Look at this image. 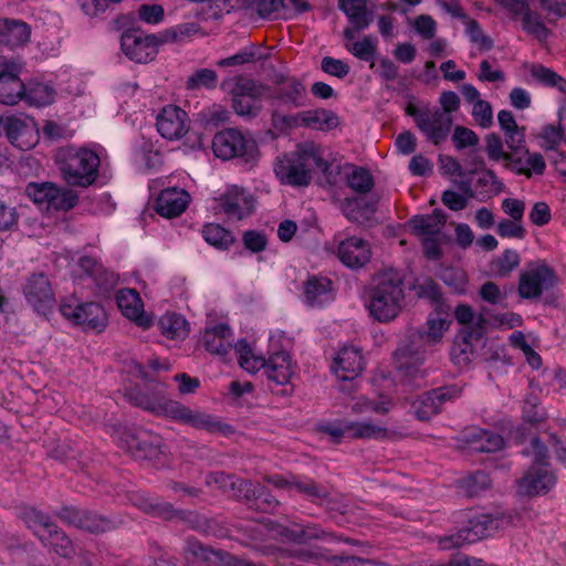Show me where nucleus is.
Segmentation results:
<instances>
[{"mask_svg":"<svg viewBox=\"0 0 566 566\" xmlns=\"http://www.w3.org/2000/svg\"><path fill=\"white\" fill-rule=\"evenodd\" d=\"M546 168L545 160L541 154L530 153L525 150L524 156H514V159L510 164V169L517 175H525L531 177L532 175H543Z\"/></svg>","mask_w":566,"mask_h":566,"instance_id":"nucleus-40","label":"nucleus"},{"mask_svg":"<svg viewBox=\"0 0 566 566\" xmlns=\"http://www.w3.org/2000/svg\"><path fill=\"white\" fill-rule=\"evenodd\" d=\"M265 374L276 385H286L295 375V364L287 352L269 356L265 360Z\"/></svg>","mask_w":566,"mask_h":566,"instance_id":"nucleus-33","label":"nucleus"},{"mask_svg":"<svg viewBox=\"0 0 566 566\" xmlns=\"http://www.w3.org/2000/svg\"><path fill=\"white\" fill-rule=\"evenodd\" d=\"M25 523L45 546H50L56 554L70 558L73 552L71 541L50 522L45 514L30 510L25 514Z\"/></svg>","mask_w":566,"mask_h":566,"instance_id":"nucleus-9","label":"nucleus"},{"mask_svg":"<svg viewBox=\"0 0 566 566\" xmlns=\"http://www.w3.org/2000/svg\"><path fill=\"white\" fill-rule=\"evenodd\" d=\"M499 525V520L489 514L476 515L470 520L468 527L460 530L457 534L442 537L439 541V546L441 549L448 551L478 542L491 536Z\"/></svg>","mask_w":566,"mask_h":566,"instance_id":"nucleus-11","label":"nucleus"},{"mask_svg":"<svg viewBox=\"0 0 566 566\" xmlns=\"http://www.w3.org/2000/svg\"><path fill=\"white\" fill-rule=\"evenodd\" d=\"M22 63L17 60L0 61V103L15 105L23 99L24 83L19 77Z\"/></svg>","mask_w":566,"mask_h":566,"instance_id":"nucleus-19","label":"nucleus"},{"mask_svg":"<svg viewBox=\"0 0 566 566\" xmlns=\"http://www.w3.org/2000/svg\"><path fill=\"white\" fill-rule=\"evenodd\" d=\"M554 280V272L545 262L533 263L521 274L518 293L524 298L537 297L553 285Z\"/></svg>","mask_w":566,"mask_h":566,"instance_id":"nucleus-20","label":"nucleus"},{"mask_svg":"<svg viewBox=\"0 0 566 566\" xmlns=\"http://www.w3.org/2000/svg\"><path fill=\"white\" fill-rule=\"evenodd\" d=\"M138 403L155 415L165 416L174 420L191 424L196 428H205L211 424L210 416L199 411H192L178 401L159 398L155 401Z\"/></svg>","mask_w":566,"mask_h":566,"instance_id":"nucleus-15","label":"nucleus"},{"mask_svg":"<svg viewBox=\"0 0 566 566\" xmlns=\"http://www.w3.org/2000/svg\"><path fill=\"white\" fill-rule=\"evenodd\" d=\"M25 192L28 197L42 210H69L76 203V196L72 190L60 188L52 182H31Z\"/></svg>","mask_w":566,"mask_h":566,"instance_id":"nucleus-10","label":"nucleus"},{"mask_svg":"<svg viewBox=\"0 0 566 566\" xmlns=\"http://www.w3.org/2000/svg\"><path fill=\"white\" fill-rule=\"evenodd\" d=\"M476 182L488 195H497L503 190V184L491 170H482Z\"/></svg>","mask_w":566,"mask_h":566,"instance_id":"nucleus-57","label":"nucleus"},{"mask_svg":"<svg viewBox=\"0 0 566 566\" xmlns=\"http://www.w3.org/2000/svg\"><path fill=\"white\" fill-rule=\"evenodd\" d=\"M496 232L502 238L523 239L526 230L522 221L515 219L501 220L496 226Z\"/></svg>","mask_w":566,"mask_h":566,"instance_id":"nucleus-55","label":"nucleus"},{"mask_svg":"<svg viewBox=\"0 0 566 566\" xmlns=\"http://www.w3.org/2000/svg\"><path fill=\"white\" fill-rule=\"evenodd\" d=\"M314 168L326 169V163L313 145L297 147L294 151L284 154L274 163L275 177L283 185L293 187L307 186Z\"/></svg>","mask_w":566,"mask_h":566,"instance_id":"nucleus-3","label":"nucleus"},{"mask_svg":"<svg viewBox=\"0 0 566 566\" xmlns=\"http://www.w3.org/2000/svg\"><path fill=\"white\" fill-rule=\"evenodd\" d=\"M157 130L166 139H179L189 129L188 116L181 108L167 105L157 115Z\"/></svg>","mask_w":566,"mask_h":566,"instance_id":"nucleus-23","label":"nucleus"},{"mask_svg":"<svg viewBox=\"0 0 566 566\" xmlns=\"http://www.w3.org/2000/svg\"><path fill=\"white\" fill-rule=\"evenodd\" d=\"M272 122L274 127L280 130L298 127L331 130L339 125L338 116L334 112L324 108L303 111L292 115H283L279 112H274Z\"/></svg>","mask_w":566,"mask_h":566,"instance_id":"nucleus-8","label":"nucleus"},{"mask_svg":"<svg viewBox=\"0 0 566 566\" xmlns=\"http://www.w3.org/2000/svg\"><path fill=\"white\" fill-rule=\"evenodd\" d=\"M405 304L402 273L395 269L379 272L366 294L365 308L368 315L379 323H390L402 313Z\"/></svg>","mask_w":566,"mask_h":566,"instance_id":"nucleus-1","label":"nucleus"},{"mask_svg":"<svg viewBox=\"0 0 566 566\" xmlns=\"http://www.w3.org/2000/svg\"><path fill=\"white\" fill-rule=\"evenodd\" d=\"M254 388L249 381L234 380L230 384L224 398L231 405L243 406L250 403Z\"/></svg>","mask_w":566,"mask_h":566,"instance_id":"nucleus-44","label":"nucleus"},{"mask_svg":"<svg viewBox=\"0 0 566 566\" xmlns=\"http://www.w3.org/2000/svg\"><path fill=\"white\" fill-rule=\"evenodd\" d=\"M164 15V8L159 4H143L138 9V18L147 24L160 23Z\"/></svg>","mask_w":566,"mask_h":566,"instance_id":"nucleus-63","label":"nucleus"},{"mask_svg":"<svg viewBox=\"0 0 566 566\" xmlns=\"http://www.w3.org/2000/svg\"><path fill=\"white\" fill-rule=\"evenodd\" d=\"M342 209L345 216L353 221L367 219L373 211V207L365 203L363 198L346 199Z\"/></svg>","mask_w":566,"mask_h":566,"instance_id":"nucleus-50","label":"nucleus"},{"mask_svg":"<svg viewBox=\"0 0 566 566\" xmlns=\"http://www.w3.org/2000/svg\"><path fill=\"white\" fill-rule=\"evenodd\" d=\"M454 316L460 324L468 327H474V329L468 335V338H479L481 336L483 319L480 315L475 314L469 305H459L455 308Z\"/></svg>","mask_w":566,"mask_h":566,"instance_id":"nucleus-46","label":"nucleus"},{"mask_svg":"<svg viewBox=\"0 0 566 566\" xmlns=\"http://www.w3.org/2000/svg\"><path fill=\"white\" fill-rule=\"evenodd\" d=\"M202 342L208 352L226 360L230 357L232 352V331L227 324L207 327L202 336Z\"/></svg>","mask_w":566,"mask_h":566,"instance_id":"nucleus-28","label":"nucleus"},{"mask_svg":"<svg viewBox=\"0 0 566 566\" xmlns=\"http://www.w3.org/2000/svg\"><path fill=\"white\" fill-rule=\"evenodd\" d=\"M338 7L356 30H364L370 24L366 0H339Z\"/></svg>","mask_w":566,"mask_h":566,"instance_id":"nucleus-38","label":"nucleus"},{"mask_svg":"<svg viewBox=\"0 0 566 566\" xmlns=\"http://www.w3.org/2000/svg\"><path fill=\"white\" fill-rule=\"evenodd\" d=\"M334 298L332 281L324 276H310L303 285L302 300L312 307L323 306Z\"/></svg>","mask_w":566,"mask_h":566,"instance_id":"nucleus-31","label":"nucleus"},{"mask_svg":"<svg viewBox=\"0 0 566 566\" xmlns=\"http://www.w3.org/2000/svg\"><path fill=\"white\" fill-rule=\"evenodd\" d=\"M504 447V439L486 430H478L474 433L472 449L481 452H494Z\"/></svg>","mask_w":566,"mask_h":566,"instance_id":"nucleus-47","label":"nucleus"},{"mask_svg":"<svg viewBox=\"0 0 566 566\" xmlns=\"http://www.w3.org/2000/svg\"><path fill=\"white\" fill-rule=\"evenodd\" d=\"M345 174L347 184L354 191L358 193H366L373 188L374 180L367 170L350 166L346 169Z\"/></svg>","mask_w":566,"mask_h":566,"instance_id":"nucleus-45","label":"nucleus"},{"mask_svg":"<svg viewBox=\"0 0 566 566\" xmlns=\"http://www.w3.org/2000/svg\"><path fill=\"white\" fill-rule=\"evenodd\" d=\"M496 2L513 15L523 14V28L538 40L547 35V30L536 13L528 11V0H496Z\"/></svg>","mask_w":566,"mask_h":566,"instance_id":"nucleus-29","label":"nucleus"},{"mask_svg":"<svg viewBox=\"0 0 566 566\" xmlns=\"http://www.w3.org/2000/svg\"><path fill=\"white\" fill-rule=\"evenodd\" d=\"M23 99L34 107H46L53 104L57 96L54 83L50 78H33L24 84Z\"/></svg>","mask_w":566,"mask_h":566,"instance_id":"nucleus-32","label":"nucleus"},{"mask_svg":"<svg viewBox=\"0 0 566 566\" xmlns=\"http://www.w3.org/2000/svg\"><path fill=\"white\" fill-rule=\"evenodd\" d=\"M234 349L238 363L245 371L255 374L265 366V358L261 354L256 353L252 344L248 343L245 339H240L235 344Z\"/></svg>","mask_w":566,"mask_h":566,"instance_id":"nucleus-39","label":"nucleus"},{"mask_svg":"<svg viewBox=\"0 0 566 566\" xmlns=\"http://www.w3.org/2000/svg\"><path fill=\"white\" fill-rule=\"evenodd\" d=\"M116 301L122 314L142 328H149L153 318L145 313L139 294L132 289L119 290Z\"/></svg>","mask_w":566,"mask_h":566,"instance_id":"nucleus-27","label":"nucleus"},{"mask_svg":"<svg viewBox=\"0 0 566 566\" xmlns=\"http://www.w3.org/2000/svg\"><path fill=\"white\" fill-rule=\"evenodd\" d=\"M212 149L217 157L228 160L240 158L247 164H253L260 156L256 142L240 130L230 128L216 134Z\"/></svg>","mask_w":566,"mask_h":566,"instance_id":"nucleus-6","label":"nucleus"},{"mask_svg":"<svg viewBox=\"0 0 566 566\" xmlns=\"http://www.w3.org/2000/svg\"><path fill=\"white\" fill-rule=\"evenodd\" d=\"M160 333L168 339L182 340L189 332L190 326L187 319L177 313L167 312L158 321Z\"/></svg>","mask_w":566,"mask_h":566,"instance_id":"nucleus-37","label":"nucleus"},{"mask_svg":"<svg viewBox=\"0 0 566 566\" xmlns=\"http://www.w3.org/2000/svg\"><path fill=\"white\" fill-rule=\"evenodd\" d=\"M346 49L356 57L363 61H371L375 57L377 50V41L370 36H365L361 40L353 41L346 44Z\"/></svg>","mask_w":566,"mask_h":566,"instance_id":"nucleus-51","label":"nucleus"},{"mask_svg":"<svg viewBox=\"0 0 566 566\" xmlns=\"http://www.w3.org/2000/svg\"><path fill=\"white\" fill-rule=\"evenodd\" d=\"M290 345L291 339L284 332L280 329H274L270 332L268 349L269 356L281 354L282 352H287Z\"/></svg>","mask_w":566,"mask_h":566,"instance_id":"nucleus-61","label":"nucleus"},{"mask_svg":"<svg viewBox=\"0 0 566 566\" xmlns=\"http://www.w3.org/2000/svg\"><path fill=\"white\" fill-rule=\"evenodd\" d=\"M337 255L347 268L359 269L369 262L371 249L367 241L354 235L338 242Z\"/></svg>","mask_w":566,"mask_h":566,"instance_id":"nucleus-25","label":"nucleus"},{"mask_svg":"<svg viewBox=\"0 0 566 566\" xmlns=\"http://www.w3.org/2000/svg\"><path fill=\"white\" fill-rule=\"evenodd\" d=\"M233 108L240 116H255L262 107L265 90L248 78H237L231 87Z\"/></svg>","mask_w":566,"mask_h":566,"instance_id":"nucleus-16","label":"nucleus"},{"mask_svg":"<svg viewBox=\"0 0 566 566\" xmlns=\"http://www.w3.org/2000/svg\"><path fill=\"white\" fill-rule=\"evenodd\" d=\"M2 128L9 142L21 150L35 147L40 132L35 120L25 115H11L1 119Z\"/></svg>","mask_w":566,"mask_h":566,"instance_id":"nucleus-13","label":"nucleus"},{"mask_svg":"<svg viewBox=\"0 0 566 566\" xmlns=\"http://www.w3.org/2000/svg\"><path fill=\"white\" fill-rule=\"evenodd\" d=\"M332 368L338 379H355L364 369V357L360 349L353 345L342 347L334 358Z\"/></svg>","mask_w":566,"mask_h":566,"instance_id":"nucleus-26","label":"nucleus"},{"mask_svg":"<svg viewBox=\"0 0 566 566\" xmlns=\"http://www.w3.org/2000/svg\"><path fill=\"white\" fill-rule=\"evenodd\" d=\"M218 82V75L213 70L200 69L191 74L187 85L189 88H213Z\"/></svg>","mask_w":566,"mask_h":566,"instance_id":"nucleus-52","label":"nucleus"},{"mask_svg":"<svg viewBox=\"0 0 566 566\" xmlns=\"http://www.w3.org/2000/svg\"><path fill=\"white\" fill-rule=\"evenodd\" d=\"M533 449L536 459L517 480L516 491L520 495L530 497L544 496L555 489L558 476L551 463L546 460V447L537 440H534Z\"/></svg>","mask_w":566,"mask_h":566,"instance_id":"nucleus-4","label":"nucleus"},{"mask_svg":"<svg viewBox=\"0 0 566 566\" xmlns=\"http://www.w3.org/2000/svg\"><path fill=\"white\" fill-rule=\"evenodd\" d=\"M472 116L480 126L489 127L493 120L491 105L483 99L475 102L472 107Z\"/></svg>","mask_w":566,"mask_h":566,"instance_id":"nucleus-62","label":"nucleus"},{"mask_svg":"<svg viewBox=\"0 0 566 566\" xmlns=\"http://www.w3.org/2000/svg\"><path fill=\"white\" fill-rule=\"evenodd\" d=\"M485 151L490 159L494 161H503L504 166L510 169V164L514 159V155L504 150L502 139L499 136L494 134H489L486 136Z\"/></svg>","mask_w":566,"mask_h":566,"instance_id":"nucleus-49","label":"nucleus"},{"mask_svg":"<svg viewBox=\"0 0 566 566\" xmlns=\"http://www.w3.org/2000/svg\"><path fill=\"white\" fill-rule=\"evenodd\" d=\"M28 303L39 314L46 315L54 306V293L49 279L43 273H35L28 277L24 287Z\"/></svg>","mask_w":566,"mask_h":566,"instance_id":"nucleus-21","label":"nucleus"},{"mask_svg":"<svg viewBox=\"0 0 566 566\" xmlns=\"http://www.w3.org/2000/svg\"><path fill=\"white\" fill-rule=\"evenodd\" d=\"M31 39L30 27L21 20L0 21V43L10 49L24 46Z\"/></svg>","mask_w":566,"mask_h":566,"instance_id":"nucleus-34","label":"nucleus"},{"mask_svg":"<svg viewBox=\"0 0 566 566\" xmlns=\"http://www.w3.org/2000/svg\"><path fill=\"white\" fill-rule=\"evenodd\" d=\"M102 149L96 146L62 147L56 153V163L63 179L71 186L88 187L98 177Z\"/></svg>","mask_w":566,"mask_h":566,"instance_id":"nucleus-2","label":"nucleus"},{"mask_svg":"<svg viewBox=\"0 0 566 566\" xmlns=\"http://www.w3.org/2000/svg\"><path fill=\"white\" fill-rule=\"evenodd\" d=\"M415 31L426 40L432 39L437 31L436 21L428 14H421L412 21Z\"/></svg>","mask_w":566,"mask_h":566,"instance_id":"nucleus-60","label":"nucleus"},{"mask_svg":"<svg viewBox=\"0 0 566 566\" xmlns=\"http://www.w3.org/2000/svg\"><path fill=\"white\" fill-rule=\"evenodd\" d=\"M442 281L452 287L457 293H464L468 279L463 270L457 268H447L441 272Z\"/></svg>","mask_w":566,"mask_h":566,"instance_id":"nucleus-53","label":"nucleus"},{"mask_svg":"<svg viewBox=\"0 0 566 566\" xmlns=\"http://www.w3.org/2000/svg\"><path fill=\"white\" fill-rule=\"evenodd\" d=\"M135 161L140 168H153L159 163L158 153L151 149V145L145 143L140 150L135 153Z\"/></svg>","mask_w":566,"mask_h":566,"instance_id":"nucleus-64","label":"nucleus"},{"mask_svg":"<svg viewBox=\"0 0 566 566\" xmlns=\"http://www.w3.org/2000/svg\"><path fill=\"white\" fill-rule=\"evenodd\" d=\"M444 223L446 218L441 211L416 216L409 221L412 233L421 240L424 254L429 259H438L441 255V247L447 240L442 232Z\"/></svg>","mask_w":566,"mask_h":566,"instance_id":"nucleus-7","label":"nucleus"},{"mask_svg":"<svg viewBox=\"0 0 566 566\" xmlns=\"http://www.w3.org/2000/svg\"><path fill=\"white\" fill-rule=\"evenodd\" d=\"M424 360V350L415 346H403L396 353V361L398 368L405 376H410L412 379L418 375L422 377L423 371L420 366Z\"/></svg>","mask_w":566,"mask_h":566,"instance_id":"nucleus-36","label":"nucleus"},{"mask_svg":"<svg viewBox=\"0 0 566 566\" xmlns=\"http://www.w3.org/2000/svg\"><path fill=\"white\" fill-rule=\"evenodd\" d=\"M541 138L544 143L543 146L546 149H554L562 142L566 144V135L564 134V130L562 129V126L559 124H549L544 126L541 133Z\"/></svg>","mask_w":566,"mask_h":566,"instance_id":"nucleus-54","label":"nucleus"},{"mask_svg":"<svg viewBox=\"0 0 566 566\" xmlns=\"http://www.w3.org/2000/svg\"><path fill=\"white\" fill-rule=\"evenodd\" d=\"M520 254L515 250L507 249L501 256L491 263L492 272L497 276H505L520 265Z\"/></svg>","mask_w":566,"mask_h":566,"instance_id":"nucleus-48","label":"nucleus"},{"mask_svg":"<svg viewBox=\"0 0 566 566\" xmlns=\"http://www.w3.org/2000/svg\"><path fill=\"white\" fill-rule=\"evenodd\" d=\"M460 391V388L449 386L424 392L412 402V412L419 420H428L440 411L446 401L457 398Z\"/></svg>","mask_w":566,"mask_h":566,"instance_id":"nucleus-22","label":"nucleus"},{"mask_svg":"<svg viewBox=\"0 0 566 566\" xmlns=\"http://www.w3.org/2000/svg\"><path fill=\"white\" fill-rule=\"evenodd\" d=\"M408 114L415 118L418 128L432 143L439 144L447 138L452 124L450 115L439 109L418 111L413 106L408 107Z\"/></svg>","mask_w":566,"mask_h":566,"instance_id":"nucleus-17","label":"nucleus"},{"mask_svg":"<svg viewBox=\"0 0 566 566\" xmlns=\"http://www.w3.org/2000/svg\"><path fill=\"white\" fill-rule=\"evenodd\" d=\"M160 43H164L161 38L137 30L126 31L120 38V46L124 54L138 63L153 61L158 53Z\"/></svg>","mask_w":566,"mask_h":566,"instance_id":"nucleus-14","label":"nucleus"},{"mask_svg":"<svg viewBox=\"0 0 566 566\" xmlns=\"http://www.w3.org/2000/svg\"><path fill=\"white\" fill-rule=\"evenodd\" d=\"M60 311L66 319L87 328L102 329L107 323V315L102 305L95 302L83 303L74 296L64 300Z\"/></svg>","mask_w":566,"mask_h":566,"instance_id":"nucleus-12","label":"nucleus"},{"mask_svg":"<svg viewBox=\"0 0 566 566\" xmlns=\"http://www.w3.org/2000/svg\"><path fill=\"white\" fill-rule=\"evenodd\" d=\"M277 99L285 105L304 106L306 103L305 87L295 80L289 81L281 87Z\"/></svg>","mask_w":566,"mask_h":566,"instance_id":"nucleus-42","label":"nucleus"},{"mask_svg":"<svg viewBox=\"0 0 566 566\" xmlns=\"http://www.w3.org/2000/svg\"><path fill=\"white\" fill-rule=\"evenodd\" d=\"M202 235L209 244L220 250L228 249L234 241L230 231L216 223L205 226Z\"/></svg>","mask_w":566,"mask_h":566,"instance_id":"nucleus-43","label":"nucleus"},{"mask_svg":"<svg viewBox=\"0 0 566 566\" xmlns=\"http://www.w3.org/2000/svg\"><path fill=\"white\" fill-rule=\"evenodd\" d=\"M57 85L61 90L63 115L70 119L92 115L93 98L86 93L85 85L77 73L61 72L57 75Z\"/></svg>","mask_w":566,"mask_h":566,"instance_id":"nucleus-5","label":"nucleus"},{"mask_svg":"<svg viewBox=\"0 0 566 566\" xmlns=\"http://www.w3.org/2000/svg\"><path fill=\"white\" fill-rule=\"evenodd\" d=\"M329 433L334 437L382 438L387 434V427L382 421H346L339 427L331 428Z\"/></svg>","mask_w":566,"mask_h":566,"instance_id":"nucleus-30","label":"nucleus"},{"mask_svg":"<svg viewBox=\"0 0 566 566\" xmlns=\"http://www.w3.org/2000/svg\"><path fill=\"white\" fill-rule=\"evenodd\" d=\"M191 201V195L185 188L167 187L158 195L155 210L164 218H176L184 213Z\"/></svg>","mask_w":566,"mask_h":566,"instance_id":"nucleus-24","label":"nucleus"},{"mask_svg":"<svg viewBox=\"0 0 566 566\" xmlns=\"http://www.w3.org/2000/svg\"><path fill=\"white\" fill-rule=\"evenodd\" d=\"M217 209L229 220H241L251 214L254 208L252 195L239 188L229 186L219 197L216 198Z\"/></svg>","mask_w":566,"mask_h":566,"instance_id":"nucleus-18","label":"nucleus"},{"mask_svg":"<svg viewBox=\"0 0 566 566\" xmlns=\"http://www.w3.org/2000/svg\"><path fill=\"white\" fill-rule=\"evenodd\" d=\"M531 222L537 227H544L552 220L549 206L545 201L535 202L528 213Z\"/></svg>","mask_w":566,"mask_h":566,"instance_id":"nucleus-58","label":"nucleus"},{"mask_svg":"<svg viewBox=\"0 0 566 566\" xmlns=\"http://www.w3.org/2000/svg\"><path fill=\"white\" fill-rule=\"evenodd\" d=\"M392 407V401L387 396H380L378 399H371L366 396L355 397L352 402V410L357 415H385Z\"/></svg>","mask_w":566,"mask_h":566,"instance_id":"nucleus-41","label":"nucleus"},{"mask_svg":"<svg viewBox=\"0 0 566 566\" xmlns=\"http://www.w3.org/2000/svg\"><path fill=\"white\" fill-rule=\"evenodd\" d=\"M449 311L444 304H438L428 315L421 338L426 344L433 345L441 342L444 332L450 325Z\"/></svg>","mask_w":566,"mask_h":566,"instance_id":"nucleus-35","label":"nucleus"},{"mask_svg":"<svg viewBox=\"0 0 566 566\" xmlns=\"http://www.w3.org/2000/svg\"><path fill=\"white\" fill-rule=\"evenodd\" d=\"M116 94L122 107L126 105L127 108L135 106L142 95L135 83H124L119 85Z\"/></svg>","mask_w":566,"mask_h":566,"instance_id":"nucleus-56","label":"nucleus"},{"mask_svg":"<svg viewBox=\"0 0 566 566\" xmlns=\"http://www.w3.org/2000/svg\"><path fill=\"white\" fill-rule=\"evenodd\" d=\"M71 273L75 276L90 275L94 273L97 263L94 258L88 255H77L72 259V263H70Z\"/></svg>","mask_w":566,"mask_h":566,"instance_id":"nucleus-59","label":"nucleus"}]
</instances>
